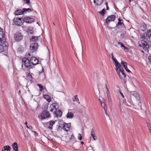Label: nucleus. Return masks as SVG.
<instances>
[{"label": "nucleus", "instance_id": "nucleus-1", "mask_svg": "<svg viewBox=\"0 0 151 151\" xmlns=\"http://www.w3.org/2000/svg\"><path fill=\"white\" fill-rule=\"evenodd\" d=\"M28 56L24 57L22 59V67L23 66L28 68H32L33 66L38 63V60L35 57L31 56L30 53H28Z\"/></svg>", "mask_w": 151, "mask_h": 151}, {"label": "nucleus", "instance_id": "nucleus-2", "mask_svg": "<svg viewBox=\"0 0 151 151\" xmlns=\"http://www.w3.org/2000/svg\"><path fill=\"white\" fill-rule=\"evenodd\" d=\"M2 29H0V53H1L8 49V44L6 42L4 33L2 32Z\"/></svg>", "mask_w": 151, "mask_h": 151}, {"label": "nucleus", "instance_id": "nucleus-3", "mask_svg": "<svg viewBox=\"0 0 151 151\" xmlns=\"http://www.w3.org/2000/svg\"><path fill=\"white\" fill-rule=\"evenodd\" d=\"M147 34L148 37L147 36L146 34H144L141 35V37L144 39L142 41V46L143 49L146 52H148L149 51L148 49L149 45L147 42H149L148 40L150 39V37H151V29L148 30L147 32Z\"/></svg>", "mask_w": 151, "mask_h": 151}, {"label": "nucleus", "instance_id": "nucleus-4", "mask_svg": "<svg viewBox=\"0 0 151 151\" xmlns=\"http://www.w3.org/2000/svg\"><path fill=\"white\" fill-rule=\"evenodd\" d=\"M38 117L41 120H43L50 118L51 117V115L48 111L44 110L39 114Z\"/></svg>", "mask_w": 151, "mask_h": 151}, {"label": "nucleus", "instance_id": "nucleus-5", "mask_svg": "<svg viewBox=\"0 0 151 151\" xmlns=\"http://www.w3.org/2000/svg\"><path fill=\"white\" fill-rule=\"evenodd\" d=\"M13 21L15 25L18 26L22 25L24 22L23 20H22V18L21 17H15L13 19Z\"/></svg>", "mask_w": 151, "mask_h": 151}, {"label": "nucleus", "instance_id": "nucleus-6", "mask_svg": "<svg viewBox=\"0 0 151 151\" xmlns=\"http://www.w3.org/2000/svg\"><path fill=\"white\" fill-rule=\"evenodd\" d=\"M15 40L17 42L21 41L23 38V35L20 32H17L14 36Z\"/></svg>", "mask_w": 151, "mask_h": 151}, {"label": "nucleus", "instance_id": "nucleus-7", "mask_svg": "<svg viewBox=\"0 0 151 151\" xmlns=\"http://www.w3.org/2000/svg\"><path fill=\"white\" fill-rule=\"evenodd\" d=\"M23 22H25L27 23L30 24L34 22L35 19L33 18L26 16L23 19Z\"/></svg>", "mask_w": 151, "mask_h": 151}, {"label": "nucleus", "instance_id": "nucleus-8", "mask_svg": "<svg viewBox=\"0 0 151 151\" xmlns=\"http://www.w3.org/2000/svg\"><path fill=\"white\" fill-rule=\"evenodd\" d=\"M58 108V106L56 103H53L50 105L49 109L51 112H54Z\"/></svg>", "mask_w": 151, "mask_h": 151}, {"label": "nucleus", "instance_id": "nucleus-9", "mask_svg": "<svg viewBox=\"0 0 151 151\" xmlns=\"http://www.w3.org/2000/svg\"><path fill=\"white\" fill-rule=\"evenodd\" d=\"M116 19V16L114 15H112L108 16L105 20L107 24H109V22L114 21Z\"/></svg>", "mask_w": 151, "mask_h": 151}, {"label": "nucleus", "instance_id": "nucleus-10", "mask_svg": "<svg viewBox=\"0 0 151 151\" xmlns=\"http://www.w3.org/2000/svg\"><path fill=\"white\" fill-rule=\"evenodd\" d=\"M38 47L37 43L35 42L32 43L30 45V50L32 52H33L37 50Z\"/></svg>", "mask_w": 151, "mask_h": 151}, {"label": "nucleus", "instance_id": "nucleus-11", "mask_svg": "<svg viewBox=\"0 0 151 151\" xmlns=\"http://www.w3.org/2000/svg\"><path fill=\"white\" fill-rule=\"evenodd\" d=\"M132 96H134L138 101H139L140 104L141 103L140 101V99L139 94L136 91H132L130 92Z\"/></svg>", "mask_w": 151, "mask_h": 151}, {"label": "nucleus", "instance_id": "nucleus-12", "mask_svg": "<svg viewBox=\"0 0 151 151\" xmlns=\"http://www.w3.org/2000/svg\"><path fill=\"white\" fill-rule=\"evenodd\" d=\"M115 67V70H116L117 73V74L118 75V76H119V70H121V69H122V68H123L122 67L121 65V64L118 62L116 64H114Z\"/></svg>", "mask_w": 151, "mask_h": 151}, {"label": "nucleus", "instance_id": "nucleus-13", "mask_svg": "<svg viewBox=\"0 0 151 151\" xmlns=\"http://www.w3.org/2000/svg\"><path fill=\"white\" fill-rule=\"evenodd\" d=\"M71 124V123H64L63 127V129L66 132L69 131L70 130Z\"/></svg>", "mask_w": 151, "mask_h": 151}, {"label": "nucleus", "instance_id": "nucleus-14", "mask_svg": "<svg viewBox=\"0 0 151 151\" xmlns=\"http://www.w3.org/2000/svg\"><path fill=\"white\" fill-rule=\"evenodd\" d=\"M119 77L121 79L123 80H124V78H126V76L124 72V70L123 68H122L121 70H119Z\"/></svg>", "mask_w": 151, "mask_h": 151}, {"label": "nucleus", "instance_id": "nucleus-15", "mask_svg": "<svg viewBox=\"0 0 151 151\" xmlns=\"http://www.w3.org/2000/svg\"><path fill=\"white\" fill-rule=\"evenodd\" d=\"M54 114L55 116L57 118L60 117L62 115V112L60 110H57L54 112Z\"/></svg>", "mask_w": 151, "mask_h": 151}, {"label": "nucleus", "instance_id": "nucleus-16", "mask_svg": "<svg viewBox=\"0 0 151 151\" xmlns=\"http://www.w3.org/2000/svg\"><path fill=\"white\" fill-rule=\"evenodd\" d=\"M24 13V11H23V9L22 10L21 9H18L16 10L14 13V15L15 16L21 15Z\"/></svg>", "mask_w": 151, "mask_h": 151}, {"label": "nucleus", "instance_id": "nucleus-17", "mask_svg": "<svg viewBox=\"0 0 151 151\" xmlns=\"http://www.w3.org/2000/svg\"><path fill=\"white\" fill-rule=\"evenodd\" d=\"M104 0H93V3L96 6H99L102 4Z\"/></svg>", "mask_w": 151, "mask_h": 151}, {"label": "nucleus", "instance_id": "nucleus-18", "mask_svg": "<svg viewBox=\"0 0 151 151\" xmlns=\"http://www.w3.org/2000/svg\"><path fill=\"white\" fill-rule=\"evenodd\" d=\"M91 134L94 140H96L97 139V137L95 136V131L93 129H92L91 130Z\"/></svg>", "mask_w": 151, "mask_h": 151}, {"label": "nucleus", "instance_id": "nucleus-19", "mask_svg": "<svg viewBox=\"0 0 151 151\" xmlns=\"http://www.w3.org/2000/svg\"><path fill=\"white\" fill-rule=\"evenodd\" d=\"M12 147L14 151H18V145L16 142H14L12 144Z\"/></svg>", "mask_w": 151, "mask_h": 151}, {"label": "nucleus", "instance_id": "nucleus-20", "mask_svg": "<svg viewBox=\"0 0 151 151\" xmlns=\"http://www.w3.org/2000/svg\"><path fill=\"white\" fill-rule=\"evenodd\" d=\"M68 119H72L74 116L73 114L71 112H68L66 116Z\"/></svg>", "mask_w": 151, "mask_h": 151}, {"label": "nucleus", "instance_id": "nucleus-21", "mask_svg": "<svg viewBox=\"0 0 151 151\" xmlns=\"http://www.w3.org/2000/svg\"><path fill=\"white\" fill-rule=\"evenodd\" d=\"M43 96L44 98L48 102H50L51 101L50 97L49 95H44Z\"/></svg>", "mask_w": 151, "mask_h": 151}, {"label": "nucleus", "instance_id": "nucleus-22", "mask_svg": "<svg viewBox=\"0 0 151 151\" xmlns=\"http://www.w3.org/2000/svg\"><path fill=\"white\" fill-rule=\"evenodd\" d=\"M38 37L37 36H33L30 39V41L31 42H34L38 40Z\"/></svg>", "mask_w": 151, "mask_h": 151}, {"label": "nucleus", "instance_id": "nucleus-23", "mask_svg": "<svg viewBox=\"0 0 151 151\" xmlns=\"http://www.w3.org/2000/svg\"><path fill=\"white\" fill-rule=\"evenodd\" d=\"M55 123V122L54 121H50L49 124L48 128L50 129H52V126Z\"/></svg>", "mask_w": 151, "mask_h": 151}, {"label": "nucleus", "instance_id": "nucleus-24", "mask_svg": "<svg viewBox=\"0 0 151 151\" xmlns=\"http://www.w3.org/2000/svg\"><path fill=\"white\" fill-rule=\"evenodd\" d=\"M123 21L121 19L119 18L118 19V22L117 24L116 25V27H117L119 25H122V24L123 23Z\"/></svg>", "mask_w": 151, "mask_h": 151}, {"label": "nucleus", "instance_id": "nucleus-25", "mask_svg": "<svg viewBox=\"0 0 151 151\" xmlns=\"http://www.w3.org/2000/svg\"><path fill=\"white\" fill-rule=\"evenodd\" d=\"M4 150L6 151H10L11 150V147L9 146L6 145L4 146Z\"/></svg>", "mask_w": 151, "mask_h": 151}, {"label": "nucleus", "instance_id": "nucleus-26", "mask_svg": "<svg viewBox=\"0 0 151 151\" xmlns=\"http://www.w3.org/2000/svg\"><path fill=\"white\" fill-rule=\"evenodd\" d=\"M23 11H24V13H26L27 12H31L32 10L30 8H24L23 9Z\"/></svg>", "mask_w": 151, "mask_h": 151}, {"label": "nucleus", "instance_id": "nucleus-27", "mask_svg": "<svg viewBox=\"0 0 151 151\" xmlns=\"http://www.w3.org/2000/svg\"><path fill=\"white\" fill-rule=\"evenodd\" d=\"M121 63L123 65V67L124 68L127 67V63L125 61H121Z\"/></svg>", "mask_w": 151, "mask_h": 151}, {"label": "nucleus", "instance_id": "nucleus-28", "mask_svg": "<svg viewBox=\"0 0 151 151\" xmlns=\"http://www.w3.org/2000/svg\"><path fill=\"white\" fill-rule=\"evenodd\" d=\"M27 32L28 34L30 35L32 34L33 33L32 28H29L27 30Z\"/></svg>", "mask_w": 151, "mask_h": 151}, {"label": "nucleus", "instance_id": "nucleus-29", "mask_svg": "<svg viewBox=\"0 0 151 151\" xmlns=\"http://www.w3.org/2000/svg\"><path fill=\"white\" fill-rule=\"evenodd\" d=\"M107 97L108 99V101L111 104H112V101L111 99L110 95V94L107 95Z\"/></svg>", "mask_w": 151, "mask_h": 151}, {"label": "nucleus", "instance_id": "nucleus-30", "mask_svg": "<svg viewBox=\"0 0 151 151\" xmlns=\"http://www.w3.org/2000/svg\"><path fill=\"white\" fill-rule=\"evenodd\" d=\"M37 86L39 87L40 88V91H42V90L43 89V87L42 86L41 84H37Z\"/></svg>", "mask_w": 151, "mask_h": 151}, {"label": "nucleus", "instance_id": "nucleus-31", "mask_svg": "<svg viewBox=\"0 0 151 151\" xmlns=\"http://www.w3.org/2000/svg\"><path fill=\"white\" fill-rule=\"evenodd\" d=\"M141 27H142L143 28V29H142L143 31H144V30H145L147 29V26L145 23L142 24Z\"/></svg>", "mask_w": 151, "mask_h": 151}, {"label": "nucleus", "instance_id": "nucleus-32", "mask_svg": "<svg viewBox=\"0 0 151 151\" xmlns=\"http://www.w3.org/2000/svg\"><path fill=\"white\" fill-rule=\"evenodd\" d=\"M73 101H77V100L79 101V100L78 98L77 95H76L74 96V98L73 99Z\"/></svg>", "mask_w": 151, "mask_h": 151}, {"label": "nucleus", "instance_id": "nucleus-33", "mask_svg": "<svg viewBox=\"0 0 151 151\" xmlns=\"http://www.w3.org/2000/svg\"><path fill=\"white\" fill-rule=\"evenodd\" d=\"M105 11L106 10L104 9L102 10V11L101 12H99V13L101 14V15L104 16L105 14Z\"/></svg>", "mask_w": 151, "mask_h": 151}, {"label": "nucleus", "instance_id": "nucleus-34", "mask_svg": "<svg viewBox=\"0 0 151 151\" xmlns=\"http://www.w3.org/2000/svg\"><path fill=\"white\" fill-rule=\"evenodd\" d=\"M148 128L150 132L151 133V124L149 123H147Z\"/></svg>", "mask_w": 151, "mask_h": 151}, {"label": "nucleus", "instance_id": "nucleus-35", "mask_svg": "<svg viewBox=\"0 0 151 151\" xmlns=\"http://www.w3.org/2000/svg\"><path fill=\"white\" fill-rule=\"evenodd\" d=\"M78 139L79 140H81L82 139V136L80 134H79L78 135Z\"/></svg>", "mask_w": 151, "mask_h": 151}, {"label": "nucleus", "instance_id": "nucleus-36", "mask_svg": "<svg viewBox=\"0 0 151 151\" xmlns=\"http://www.w3.org/2000/svg\"><path fill=\"white\" fill-rule=\"evenodd\" d=\"M123 103L125 104V105L126 106H129L130 107H131V106L129 105H128V104H127L126 103V100L125 99H124L123 100Z\"/></svg>", "mask_w": 151, "mask_h": 151}, {"label": "nucleus", "instance_id": "nucleus-37", "mask_svg": "<svg viewBox=\"0 0 151 151\" xmlns=\"http://www.w3.org/2000/svg\"><path fill=\"white\" fill-rule=\"evenodd\" d=\"M26 1V4H28L29 5L30 4V0H24Z\"/></svg>", "mask_w": 151, "mask_h": 151}, {"label": "nucleus", "instance_id": "nucleus-38", "mask_svg": "<svg viewBox=\"0 0 151 151\" xmlns=\"http://www.w3.org/2000/svg\"><path fill=\"white\" fill-rule=\"evenodd\" d=\"M118 44L120 45L121 46V47H124L125 46L121 42H118Z\"/></svg>", "mask_w": 151, "mask_h": 151}, {"label": "nucleus", "instance_id": "nucleus-39", "mask_svg": "<svg viewBox=\"0 0 151 151\" xmlns=\"http://www.w3.org/2000/svg\"><path fill=\"white\" fill-rule=\"evenodd\" d=\"M101 106L102 108H104V109H105V104L104 103H102L101 104Z\"/></svg>", "mask_w": 151, "mask_h": 151}, {"label": "nucleus", "instance_id": "nucleus-40", "mask_svg": "<svg viewBox=\"0 0 151 151\" xmlns=\"http://www.w3.org/2000/svg\"><path fill=\"white\" fill-rule=\"evenodd\" d=\"M113 62L114 63V64H116V63H118L119 62L117 61V60L116 59H114V60H113Z\"/></svg>", "mask_w": 151, "mask_h": 151}, {"label": "nucleus", "instance_id": "nucleus-41", "mask_svg": "<svg viewBox=\"0 0 151 151\" xmlns=\"http://www.w3.org/2000/svg\"><path fill=\"white\" fill-rule=\"evenodd\" d=\"M32 131L34 133V135L36 136H38V134L36 132H35V131H33V130H32Z\"/></svg>", "mask_w": 151, "mask_h": 151}, {"label": "nucleus", "instance_id": "nucleus-42", "mask_svg": "<svg viewBox=\"0 0 151 151\" xmlns=\"http://www.w3.org/2000/svg\"><path fill=\"white\" fill-rule=\"evenodd\" d=\"M104 111H105V114L106 115L108 116V117H109V115L107 113V111H106V109H104Z\"/></svg>", "mask_w": 151, "mask_h": 151}, {"label": "nucleus", "instance_id": "nucleus-43", "mask_svg": "<svg viewBox=\"0 0 151 151\" xmlns=\"http://www.w3.org/2000/svg\"><path fill=\"white\" fill-rule=\"evenodd\" d=\"M48 108V106L47 105H45L44 106V110H46Z\"/></svg>", "mask_w": 151, "mask_h": 151}, {"label": "nucleus", "instance_id": "nucleus-44", "mask_svg": "<svg viewBox=\"0 0 151 151\" xmlns=\"http://www.w3.org/2000/svg\"><path fill=\"white\" fill-rule=\"evenodd\" d=\"M119 92L121 95V96L123 98H124V96L123 94V93L121 92V91L120 90L119 91Z\"/></svg>", "mask_w": 151, "mask_h": 151}, {"label": "nucleus", "instance_id": "nucleus-45", "mask_svg": "<svg viewBox=\"0 0 151 151\" xmlns=\"http://www.w3.org/2000/svg\"><path fill=\"white\" fill-rule=\"evenodd\" d=\"M125 69L127 72L129 73L131 72V71L128 69L127 67L125 68Z\"/></svg>", "mask_w": 151, "mask_h": 151}, {"label": "nucleus", "instance_id": "nucleus-46", "mask_svg": "<svg viewBox=\"0 0 151 151\" xmlns=\"http://www.w3.org/2000/svg\"><path fill=\"white\" fill-rule=\"evenodd\" d=\"M148 59L149 61L151 63V55L148 57Z\"/></svg>", "mask_w": 151, "mask_h": 151}, {"label": "nucleus", "instance_id": "nucleus-47", "mask_svg": "<svg viewBox=\"0 0 151 151\" xmlns=\"http://www.w3.org/2000/svg\"><path fill=\"white\" fill-rule=\"evenodd\" d=\"M25 125H26V127L27 128H29V127L27 125V122H26L25 123Z\"/></svg>", "mask_w": 151, "mask_h": 151}, {"label": "nucleus", "instance_id": "nucleus-48", "mask_svg": "<svg viewBox=\"0 0 151 151\" xmlns=\"http://www.w3.org/2000/svg\"><path fill=\"white\" fill-rule=\"evenodd\" d=\"M106 93L107 95H109L110 94L109 90H106Z\"/></svg>", "mask_w": 151, "mask_h": 151}, {"label": "nucleus", "instance_id": "nucleus-49", "mask_svg": "<svg viewBox=\"0 0 151 151\" xmlns=\"http://www.w3.org/2000/svg\"><path fill=\"white\" fill-rule=\"evenodd\" d=\"M124 50H128V49L127 47H126V46H124Z\"/></svg>", "mask_w": 151, "mask_h": 151}, {"label": "nucleus", "instance_id": "nucleus-50", "mask_svg": "<svg viewBox=\"0 0 151 151\" xmlns=\"http://www.w3.org/2000/svg\"><path fill=\"white\" fill-rule=\"evenodd\" d=\"M105 5H106V6H108V2L107 1L106 2V4H105Z\"/></svg>", "mask_w": 151, "mask_h": 151}, {"label": "nucleus", "instance_id": "nucleus-51", "mask_svg": "<svg viewBox=\"0 0 151 151\" xmlns=\"http://www.w3.org/2000/svg\"><path fill=\"white\" fill-rule=\"evenodd\" d=\"M119 107H120V109L121 111H122V106H121V104H120V106H119Z\"/></svg>", "mask_w": 151, "mask_h": 151}, {"label": "nucleus", "instance_id": "nucleus-52", "mask_svg": "<svg viewBox=\"0 0 151 151\" xmlns=\"http://www.w3.org/2000/svg\"><path fill=\"white\" fill-rule=\"evenodd\" d=\"M32 127H29V128H28V129H29L30 130H32Z\"/></svg>", "mask_w": 151, "mask_h": 151}, {"label": "nucleus", "instance_id": "nucleus-53", "mask_svg": "<svg viewBox=\"0 0 151 151\" xmlns=\"http://www.w3.org/2000/svg\"><path fill=\"white\" fill-rule=\"evenodd\" d=\"M106 8L107 10H109V7H108V6H106Z\"/></svg>", "mask_w": 151, "mask_h": 151}, {"label": "nucleus", "instance_id": "nucleus-54", "mask_svg": "<svg viewBox=\"0 0 151 151\" xmlns=\"http://www.w3.org/2000/svg\"><path fill=\"white\" fill-rule=\"evenodd\" d=\"M111 57L114 56L113 53H112L111 54Z\"/></svg>", "mask_w": 151, "mask_h": 151}, {"label": "nucleus", "instance_id": "nucleus-55", "mask_svg": "<svg viewBox=\"0 0 151 151\" xmlns=\"http://www.w3.org/2000/svg\"><path fill=\"white\" fill-rule=\"evenodd\" d=\"M73 135H71V137H70V138H71V139H72V138H73Z\"/></svg>", "mask_w": 151, "mask_h": 151}, {"label": "nucleus", "instance_id": "nucleus-56", "mask_svg": "<svg viewBox=\"0 0 151 151\" xmlns=\"http://www.w3.org/2000/svg\"><path fill=\"white\" fill-rule=\"evenodd\" d=\"M81 143L82 145H83L84 144V143L83 142H81Z\"/></svg>", "mask_w": 151, "mask_h": 151}, {"label": "nucleus", "instance_id": "nucleus-57", "mask_svg": "<svg viewBox=\"0 0 151 151\" xmlns=\"http://www.w3.org/2000/svg\"><path fill=\"white\" fill-rule=\"evenodd\" d=\"M112 59V60H114V59H115V58H114V56L111 57Z\"/></svg>", "mask_w": 151, "mask_h": 151}, {"label": "nucleus", "instance_id": "nucleus-58", "mask_svg": "<svg viewBox=\"0 0 151 151\" xmlns=\"http://www.w3.org/2000/svg\"><path fill=\"white\" fill-rule=\"evenodd\" d=\"M21 93V91L20 90H19V91L18 93L19 95L20 93Z\"/></svg>", "mask_w": 151, "mask_h": 151}, {"label": "nucleus", "instance_id": "nucleus-59", "mask_svg": "<svg viewBox=\"0 0 151 151\" xmlns=\"http://www.w3.org/2000/svg\"><path fill=\"white\" fill-rule=\"evenodd\" d=\"M100 103H101V104L102 103H104L103 102L101 101H100Z\"/></svg>", "mask_w": 151, "mask_h": 151}, {"label": "nucleus", "instance_id": "nucleus-60", "mask_svg": "<svg viewBox=\"0 0 151 151\" xmlns=\"http://www.w3.org/2000/svg\"><path fill=\"white\" fill-rule=\"evenodd\" d=\"M2 151H5L6 150H4V148L2 150Z\"/></svg>", "mask_w": 151, "mask_h": 151}, {"label": "nucleus", "instance_id": "nucleus-61", "mask_svg": "<svg viewBox=\"0 0 151 151\" xmlns=\"http://www.w3.org/2000/svg\"><path fill=\"white\" fill-rule=\"evenodd\" d=\"M99 100L100 102V101H101V99L100 98L99 99Z\"/></svg>", "mask_w": 151, "mask_h": 151}, {"label": "nucleus", "instance_id": "nucleus-62", "mask_svg": "<svg viewBox=\"0 0 151 151\" xmlns=\"http://www.w3.org/2000/svg\"><path fill=\"white\" fill-rule=\"evenodd\" d=\"M105 87H106H106H107L106 84H105Z\"/></svg>", "mask_w": 151, "mask_h": 151}, {"label": "nucleus", "instance_id": "nucleus-63", "mask_svg": "<svg viewBox=\"0 0 151 151\" xmlns=\"http://www.w3.org/2000/svg\"><path fill=\"white\" fill-rule=\"evenodd\" d=\"M139 46H140V47H141L142 46V45L141 44H139Z\"/></svg>", "mask_w": 151, "mask_h": 151}, {"label": "nucleus", "instance_id": "nucleus-64", "mask_svg": "<svg viewBox=\"0 0 151 151\" xmlns=\"http://www.w3.org/2000/svg\"><path fill=\"white\" fill-rule=\"evenodd\" d=\"M129 2H130L133 1V0H129Z\"/></svg>", "mask_w": 151, "mask_h": 151}]
</instances>
